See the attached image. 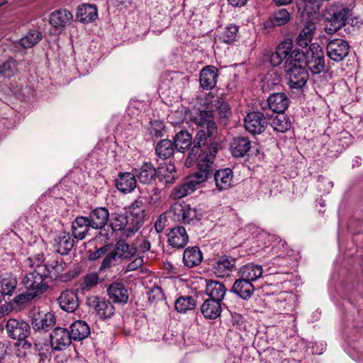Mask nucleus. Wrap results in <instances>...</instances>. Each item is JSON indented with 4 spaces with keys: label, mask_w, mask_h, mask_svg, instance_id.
Masks as SVG:
<instances>
[{
    "label": "nucleus",
    "mask_w": 363,
    "mask_h": 363,
    "mask_svg": "<svg viewBox=\"0 0 363 363\" xmlns=\"http://www.w3.org/2000/svg\"><path fill=\"white\" fill-rule=\"evenodd\" d=\"M196 125V134L194 140V147L186 160V164L191 165L194 158L198 156H206V160L215 161L218 150V143L215 140L218 128L215 122V116L212 108L199 111L193 119Z\"/></svg>",
    "instance_id": "obj_1"
},
{
    "label": "nucleus",
    "mask_w": 363,
    "mask_h": 363,
    "mask_svg": "<svg viewBox=\"0 0 363 363\" xmlns=\"http://www.w3.org/2000/svg\"><path fill=\"white\" fill-rule=\"evenodd\" d=\"M206 157L196 156L194 159L197 163V171L184 183L174 188L171 193L173 199H179L188 196L197 189L201 183L211 177L216 169L214 162L212 161V157L210 156V160L203 159Z\"/></svg>",
    "instance_id": "obj_2"
},
{
    "label": "nucleus",
    "mask_w": 363,
    "mask_h": 363,
    "mask_svg": "<svg viewBox=\"0 0 363 363\" xmlns=\"http://www.w3.org/2000/svg\"><path fill=\"white\" fill-rule=\"evenodd\" d=\"M352 11L342 4L333 3L326 6L323 16L326 22L324 28L327 34L333 35L350 23Z\"/></svg>",
    "instance_id": "obj_3"
},
{
    "label": "nucleus",
    "mask_w": 363,
    "mask_h": 363,
    "mask_svg": "<svg viewBox=\"0 0 363 363\" xmlns=\"http://www.w3.org/2000/svg\"><path fill=\"white\" fill-rule=\"evenodd\" d=\"M291 57L298 62H304L313 74H319L325 69L324 52L318 43L311 44L306 52L294 49Z\"/></svg>",
    "instance_id": "obj_4"
},
{
    "label": "nucleus",
    "mask_w": 363,
    "mask_h": 363,
    "mask_svg": "<svg viewBox=\"0 0 363 363\" xmlns=\"http://www.w3.org/2000/svg\"><path fill=\"white\" fill-rule=\"evenodd\" d=\"M284 69L289 77V87L291 89H302L308 80V73L301 63L290 56L284 63Z\"/></svg>",
    "instance_id": "obj_5"
},
{
    "label": "nucleus",
    "mask_w": 363,
    "mask_h": 363,
    "mask_svg": "<svg viewBox=\"0 0 363 363\" xmlns=\"http://www.w3.org/2000/svg\"><path fill=\"white\" fill-rule=\"evenodd\" d=\"M48 271L46 267H40L38 269L27 273L23 279V284L38 296L44 293L48 288V284L45 281L48 278Z\"/></svg>",
    "instance_id": "obj_6"
},
{
    "label": "nucleus",
    "mask_w": 363,
    "mask_h": 363,
    "mask_svg": "<svg viewBox=\"0 0 363 363\" xmlns=\"http://www.w3.org/2000/svg\"><path fill=\"white\" fill-rule=\"evenodd\" d=\"M271 119L270 115L259 111H252L247 113L244 118V126L247 131L252 135L262 133Z\"/></svg>",
    "instance_id": "obj_7"
},
{
    "label": "nucleus",
    "mask_w": 363,
    "mask_h": 363,
    "mask_svg": "<svg viewBox=\"0 0 363 363\" xmlns=\"http://www.w3.org/2000/svg\"><path fill=\"white\" fill-rule=\"evenodd\" d=\"M170 213H172L174 220L184 224L194 223L200 220L196 208H192L184 202L172 204L170 207Z\"/></svg>",
    "instance_id": "obj_8"
},
{
    "label": "nucleus",
    "mask_w": 363,
    "mask_h": 363,
    "mask_svg": "<svg viewBox=\"0 0 363 363\" xmlns=\"http://www.w3.org/2000/svg\"><path fill=\"white\" fill-rule=\"evenodd\" d=\"M89 307L94 311L101 320L111 318L115 313L116 308L109 300L99 296H89L86 299Z\"/></svg>",
    "instance_id": "obj_9"
},
{
    "label": "nucleus",
    "mask_w": 363,
    "mask_h": 363,
    "mask_svg": "<svg viewBox=\"0 0 363 363\" xmlns=\"http://www.w3.org/2000/svg\"><path fill=\"white\" fill-rule=\"evenodd\" d=\"M204 106L206 108H212L213 113L218 111L220 123L226 124L231 116L229 104L221 97L208 94L206 98Z\"/></svg>",
    "instance_id": "obj_10"
},
{
    "label": "nucleus",
    "mask_w": 363,
    "mask_h": 363,
    "mask_svg": "<svg viewBox=\"0 0 363 363\" xmlns=\"http://www.w3.org/2000/svg\"><path fill=\"white\" fill-rule=\"evenodd\" d=\"M5 330L9 337L22 341L28 337L30 327L23 320L10 318L6 322Z\"/></svg>",
    "instance_id": "obj_11"
},
{
    "label": "nucleus",
    "mask_w": 363,
    "mask_h": 363,
    "mask_svg": "<svg viewBox=\"0 0 363 363\" xmlns=\"http://www.w3.org/2000/svg\"><path fill=\"white\" fill-rule=\"evenodd\" d=\"M350 48V45L346 40L340 38L333 39L327 44V55L335 62H341L348 55Z\"/></svg>",
    "instance_id": "obj_12"
},
{
    "label": "nucleus",
    "mask_w": 363,
    "mask_h": 363,
    "mask_svg": "<svg viewBox=\"0 0 363 363\" xmlns=\"http://www.w3.org/2000/svg\"><path fill=\"white\" fill-rule=\"evenodd\" d=\"M51 347L53 352L65 350L72 342V337L69 330L64 328L57 327L49 335Z\"/></svg>",
    "instance_id": "obj_13"
},
{
    "label": "nucleus",
    "mask_w": 363,
    "mask_h": 363,
    "mask_svg": "<svg viewBox=\"0 0 363 363\" xmlns=\"http://www.w3.org/2000/svg\"><path fill=\"white\" fill-rule=\"evenodd\" d=\"M235 266V259L228 256H221L212 264V271L217 277H228Z\"/></svg>",
    "instance_id": "obj_14"
},
{
    "label": "nucleus",
    "mask_w": 363,
    "mask_h": 363,
    "mask_svg": "<svg viewBox=\"0 0 363 363\" xmlns=\"http://www.w3.org/2000/svg\"><path fill=\"white\" fill-rule=\"evenodd\" d=\"M218 69L213 65H208L202 68L199 74V84L202 89H213L217 84Z\"/></svg>",
    "instance_id": "obj_15"
},
{
    "label": "nucleus",
    "mask_w": 363,
    "mask_h": 363,
    "mask_svg": "<svg viewBox=\"0 0 363 363\" xmlns=\"http://www.w3.org/2000/svg\"><path fill=\"white\" fill-rule=\"evenodd\" d=\"M55 323L56 318L53 313L39 312L34 314L31 325L35 331H49L54 327Z\"/></svg>",
    "instance_id": "obj_16"
},
{
    "label": "nucleus",
    "mask_w": 363,
    "mask_h": 363,
    "mask_svg": "<svg viewBox=\"0 0 363 363\" xmlns=\"http://www.w3.org/2000/svg\"><path fill=\"white\" fill-rule=\"evenodd\" d=\"M293 45L291 41H284L280 43L274 52L269 57V62L273 67L280 65L283 61L287 62L293 52Z\"/></svg>",
    "instance_id": "obj_17"
},
{
    "label": "nucleus",
    "mask_w": 363,
    "mask_h": 363,
    "mask_svg": "<svg viewBox=\"0 0 363 363\" xmlns=\"http://www.w3.org/2000/svg\"><path fill=\"white\" fill-rule=\"evenodd\" d=\"M135 174L138 181L143 184H151L158 177L157 169L149 162H143L138 168L135 169Z\"/></svg>",
    "instance_id": "obj_18"
},
{
    "label": "nucleus",
    "mask_w": 363,
    "mask_h": 363,
    "mask_svg": "<svg viewBox=\"0 0 363 363\" xmlns=\"http://www.w3.org/2000/svg\"><path fill=\"white\" fill-rule=\"evenodd\" d=\"M109 299L115 303H126L129 298L128 291L123 283L113 282L107 288Z\"/></svg>",
    "instance_id": "obj_19"
},
{
    "label": "nucleus",
    "mask_w": 363,
    "mask_h": 363,
    "mask_svg": "<svg viewBox=\"0 0 363 363\" xmlns=\"http://www.w3.org/2000/svg\"><path fill=\"white\" fill-rule=\"evenodd\" d=\"M289 99L284 93H274L271 94L268 99L266 105L262 106V109L264 110L267 106L273 112L283 113L288 108Z\"/></svg>",
    "instance_id": "obj_20"
},
{
    "label": "nucleus",
    "mask_w": 363,
    "mask_h": 363,
    "mask_svg": "<svg viewBox=\"0 0 363 363\" xmlns=\"http://www.w3.org/2000/svg\"><path fill=\"white\" fill-rule=\"evenodd\" d=\"M251 145V141L248 137H235L230 144V151L234 157H243L250 150Z\"/></svg>",
    "instance_id": "obj_21"
},
{
    "label": "nucleus",
    "mask_w": 363,
    "mask_h": 363,
    "mask_svg": "<svg viewBox=\"0 0 363 363\" xmlns=\"http://www.w3.org/2000/svg\"><path fill=\"white\" fill-rule=\"evenodd\" d=\"M115 182L117 189L123 194L132 192L137 186L135 174L131 172H119Z\"/></svg>",
    "instance_id": "obj_22"
},
{
    "label": "nucleus",
    "mask_w": 363,
    "mask_h": 363,
    "mask_svg": "<svg viewBox=\"0 0 363 363\" xmlns=\"http://www.w3.org/2000/svg\"><path fill=\"white\" fill-rule=\"evenodd\" d=\"M168 242L171 246L175 248H182L189 242V235L183 226H177L169 230Z\"/></svg>",
    "instance_id": "obj_23"
},
{
    "label": "nucleus",
    "mask_w": 363,
    "mask_h": 363,
    "mask_svg": "<svg viewBox=\"0 0 363 363\" xmlns=\"http://www.w3.org/2000/svg\"><path fill=\"white\" fill-rule=\"evenodd\" d=\"M60 308L68 313H73L79 307V298L75 291L65 290L62 291L58 298Z\"/></svg>",
    "instance_id": "obj_24"
},
{
    "label": "nucleus",
    "mask_w": 363,
    "mask_h": 363,
    "mask_svg": "<svg viewBox=\"0 0 363 363\" xmlns=\"http://www.w3.org/2000/svg\"><path fill=\"white\" fill-rule=\"evenodd\" d=\"M205 291L208 299L221 302L225 295L226 288L222 283L213 279H206Z\"/></svg>",
    "instance_id": "obj_25"
},
{
    "label": "nucleus",
    "mask_w": 363,
    "mask_h": 363,
    "mask_svg": "<svg viewBox=\"0 0 363 363\" xmlns=\"http://www.w3.org/2000/svg\"><path fill=\"white\" fill-rule=\"evenodd\" d=\"M111 228L114 231H123V236L130 237L136 232H132V222L128 216L124 214H116L111 223Z\"/></svg>",
    "instance_id": "obj_26"
},
{
    "label": "nucleus",
    "mask_w": 363,
    "mask_h": 363,
    "mask_svg": "<svg viewBox=\"0 0 363 363\" xmlns=\"http://www.w3.org/2000/svg\"><path fill=\"white\" fill-rule=\"evenodd\" d=\"M230 291L243 300H248L253 295L255 287L251 282L240 277L235 280Z\"/></svg>",
    "instance_id": "obj_27"
},
{
    "label": "nucleus",
    "mask_w": 363,
    "mask_h": 363,
    "mask_svg": "<svg viewBox=\"0 0 363 363\" xmlns=\"http://www.w3.org/2000/svg\"><path fill=\"white\" fill-rule=\"evenodd\" d=\"M109 213L105 207L96 208L91 211L87 218L92 228L100 229L108 223Z\"/></svg>",
    "instance_id": "obj_28"
},
{
    "label": "nucleus",
    "mask_w": 363,
    "mask_h": 363,
    "mask_svg": "<svg viewBox=\"0 0 363 363\" xmlns=\"http://www.w3.org/2000/svg\"><path fill=\"white\" fill-rule=\"evenodd\" d=\"M213 177L216 188L222 191L231 186L233 172L230 168L218 169L213 174Z\"/></svg>",
    "instance_id": "obj_29"
},
{
    "label": "nucleus",
    "mask_w": 363,
    "mask_h": 363,
    "mask_svg": "<svg viewBox=\"0 0 363 363\" xmlns=\"http://www.w3.org/2000/svg\"><path fill=\"white\" fill-rule=\"evenodd\" d=\"M315 29L316 26L313 21H309L306 22L296 39L297 45L302 48H306L308 45L310 46L313 38Z\"/></svg>",
    "instance_id": "obj_30"
},
{
    "label": "nucleus",
    "mask_w": 363,
    "mask_h": 363,
    "mask_svg": "<svg viewBox=\"0 0 363 363\" xmlns=\"http://www.w3.org/2000/svg\"><path fill=\"white\" fill-rule=\"evenodd\" d=\"M90 228H91V223L87 217L77 216L72 224V235L79 240H83Z\"/></svg>",
    "instance_id": "obj_31"
},
{
    "label": "nucleus",
    "mask_w": 363,
    "mask_h": 363,
    "mask_svg": "<svg viewBox=\"0 0 363 363\" xmlns=\"http://www.w3.org/2000/svg\"><path fill=\"white\" fill-rule=\"evenodd\" d=\"M203 260V254L196 246L186 248L183 253L184 264L188 268L199 265Z\"/></svg>",
    "instance_id": "obj_32"
},
{
    "label": "nucleus",
    "mask_w": 363,
    "mask_h": 363,
    "mask_svg": "<svg viewBox=\"0 0 363 363\" xmlns=\"http://www.w3.org/2000/svg\"><path fill=\"white\" fill-rule=\"evenodd\" d=\"M221 302L213 299H206L201 306V312L206 319H216L222 312Z\"/></svg>",
    "instance_id": "obj_33"
},
{
    "label": "nucleus",
    "mask_w": 363,
    "mask_h": 363,
    "mask_svg": "<svg viewBox=\"0 0 363 363\" xmlns=\"http://www.w3.org/2000/svg\"><path fill=\"white\" fill-rule=\"evenodd\" d=\"M97 16V8L95 5L82 4L77 7V18L80 22L85 23H91Z\"/></svg>",
    "instance_id": "obj_34"
},
{
    "label": "nucleus",
    "mask_w": 363,
    "mask_h": 363,
    "mask_svg": "<svg viewBox=\"0 0 363 363\" xmlns=\"http://www.w3.org/2000/svg\"><path fill=\"white\" fill-rule=\"evenodd\" d=\"M113 250L119 259H130L136 255L138 248L134 245H129L125 240L120 239L115 244Z\"/></svg>",
    "instance_id": "obj_35"
},
{
    "label": "nucleus",
    "mask_w": 363,
    "mask_h": 363,
    "mask_svg": "<svg viewBox=\"0 0 363 363\" xmlns=\"http://www.w3.org/2000/svg\"><path fill=\"white\" fill-rule=\"evenodd\" d=\"M72 20V14L67 9H60L52 12L50 16V23L55 28H62Z\"/></svg>",
    "instance_id": "obj_36"
},
{
    "label": "nucleus",
    "mask_w": 363,
    "mask_h": 363,
    "mask_svg": "<svg viewBox=\"0 0 363 363\" xmlns=\"http://www.w3.org/2000/svg\"><path fill=\"white\" fill-rule=\"evenodd\" d=\"M56 245V251L62 255H67L69 253L74 246V240L67 233L63 232L54 238Z\"/></svg>",
    "instance_id": "obj_37"
},
{
    "label": "nucleus",
    "mask_w": 363,
    "mask_h": 363,
    "mask_svg": "<svg viewBox=\"0 0 363 363\" xmlns=\"http://www.w3.org/2000/svg\"><path fill=\"white\" fill-rule=\"evenodd\" d=\"M69 334L74 340L80 341L90 335V328L84 320L74 321L69 327Z\"/></svg>",
    "instance_id": "obj_38"
},
{
    "label": "nucleus",
    "mask_w": 363,
    "mask_h": 363,
    "mask_svg": "<svg viewBox=\"0 0 363 363\" xmlns=\"http://www.w3.org/2000/svg\"><path fill=\"white\" fill-rule=\"evenodd\" d=\"M263 273L261 265L249 263L240 267L239 274L240 277L252 283L259 278Z\"/></svg>",
    "instance_id": "obj_39"
},
{
    "label": "nucleus",
    "mask_w": 363,
    "mask_h": 363,
    "mask_svg": "<svg viewBox=\"0 0 363 363\" xmlns=\"http://www.w3.org/2000/svg\"><path fill=\"white\" fill-rule=\"evenodd\" d=\"M17 278L11 274L0 275V294L2 296H12L17 287Z\"/></svg>",
    "instance_id": "obj_40"
},
{
    "label": "nucleus",
    "mask_w": 363,
    "mask_h": 363,
    "mask_svg": "<svg viewBox=\"0 0 363 363\" xmlns=\"http://www.w3.org/2000/svg\"><path fill=\"white\" fill-rule=\"evenodd\" d=\"M294 298L291 295L284 293L277 299L274 310L278 313L290 314L294 311Z\"/></svg>",
    "instance_id": "obj_41"
},
{
    "label": "nucleus",
    "mask_w": 363,
    "mask_h": 363,
    "mask_svg": "<svg viewBox=\"0 0 363 363\" xmlns=\"http://www.w3.org/2000/svg\"><path fill=\"white\" fill-rule=\"evenodd\" d=\"M175 150L173 142L168 139L161 140L155 145V152L162 160H166L172 157Z\"/></svg>",
    "instance_id": "obj_42"
},
{
    "label": "nucleus",
    "mask_w": 363,
    "mask_h": 363,
    "mask_svg": "<svg viewBox=\"0 0 363 363\" xmlns=\"http://www.w3.org/2000/svg\"><path fill=\"white\" fill-rule=\"evenodd\" d=\"M158 178L160 181H164L167 184L173 183L177 178L176 167L172 163H167L160 167L157 169Z\"/></svg>",
    "instance_id": "obj_43"
},
{
    "label": "nucleus",
    "mask_w": 363,
    "mask_h": 363,
    "mask_svg": "<svg viewBox=\"0 0 363 363\" xmlns=\"http://www.w3.org/2000/svg\"><path fill=\"white\" fill-rule=\"evenodd\" d=\"M192 138L187 130H181L174 138V146L178 152H183L191 145Z\"/></svg>",
    "instance_id": "obj_44"
},
{
    "label": "nucleus",
    "mask_w": 363,
    "mask_h": 363,
    "mask_svg": "<svg viewBox=\"0 0 363 363\" xmlns=\"http://www.w3.org/2000/svg\"><path fill=\"white\" fill-rule=\"evenodd\" d=\"M145 216V208L130 207L129 219L132 222V232H137L143 225Z\"/></svg>",
    "instance_id": "obj_45"
},
{
    "label": "nucleus",
    "mask_w": 363,
    "mask_h": 363,
    "mask_svg": "<svg viewBox=\"0 0 363 363\" xmlns=\"http://www.w3.org/2000/svg\"><path fill=\"white\" fill-rule=\"evenodd\" d=\"M17 72V62L9 57L0 59V75L10 78Z\"/></svg>",
    "instance_id": "obj_46"
},
{
    "label": "nucleus",
    "mask_w": 363,
    "mask_h": 363,
    "mask_svg": "<svg viewBox=\"0 0 363 363\" xmlns=\"http://www.w3.org/2000/svg\"><path fill=\"white\" fill-rule=\"evenodd\" d=\"M42 34L38 30H30L19 40V45L23 48H32L42 40Z\"/></svg>",
    "instance_id": "obj_47"
},
{
    "label": "nucleus",
    "mask_w": 363,
    "mask_h": 363,
    "mask_svg": "<svg viewBox=\"0 0 363 363\" xmlns=\"http://www.w3.org/2000/svg\"><path fill=\"white\" fill-rule=\"evenodd\" d=\"M239 27L235 24L227 26L218 35V40L226 44H231L237 40Z\"/></svg>",
    "instance_id": "obj_48"
},
{
    "label": "nucleus",
    "mask_w": 363,
    "mask_h": 363,
    "mask_svg": "<svg viewBox=\"0 0 363 363\" xmlns=\"http://www.w3.org/2000/svg\"><path fill=\"white\" fill-rule=\"evenodd\" d=\"M175 309L179 313H185L187 311L194 309L196 301L192 296H181L174 303Z\"/></svg>",
    "instance_id": "obj_49"
},
{
    "label": "nucleus",
    "mask_w": 363,
    "mask_h": 363,
    "mask_svg": "<svg viewBox=\"0 0 363 363\" xmlns=\"http://www.w3.org/2000/svg\"><path fill=\"white\" fill-rule=\"evenodd\" d=\"M272 122L269 121V124L273 129L277 132L284 133L291 128V123L288 118L284 115H279L272 118V116H270Z\"/></svg>",
    "instance_id": "obj_50"
},
{
    "label": "nucleus",
    "mask_w": 363,
    "mask_h": 363,
    "mask_svg": "<svg viewBox=\"0 0 363 363\" xmlns=\"http://www.w3.org/2000/svg\"><path fill=\"white\" fill-rule=\"evenodd\" d=\"M66 267L65 262L62 260H55L51 263L46 264L47 270L48 271V277L51 279L58 278L65 271Z\"/></svg>",
    "instance_id": "obj_51"
},
{
    "label": "nucleus",
    "mask_w": 363,
    "mask_h": 363,
    "mask_svg": "<svg viewBox=\"0 0 363 363\" xmlns=\"http://www.w3.org/2000/svg\"><path fill=\"white\" fill-rule=\"evenodd\" d=\"M272 26H280L286 24L290 20V14L285 9H281L274 13L270 19Z\"/></svg>",
    "instance_id": "obj_52"
},
{
    "label": "nucleus",
    "mask_w": 363,
    "mask_h": 363,
    "mask_svg": "<svg viewBox=\"0 0 363 363\" xmlns=\"http://www.w3.org/2000/svg\"><path fill=\"white\" fill-rule=\"evenodd\" d=\"M118 259V257L116 255V252L111 249L103 259L99 271L100 272H104L115 266Z\"/></svg>",
    "instance_id": "obj_53"
},
{
    "label": "nucleus",
    "mask_w": 363,
    "mask_h": 363,
    "mask_svg": "<svg viewBox=\"0 0 363 363\" xmlns=\"http://www.w3.org/2000/svg\"><path fill=\"white\" fill-rule=\"evenodd\" d=\"M99 282V276L96 273L88 274L84 276L83 282L81 284L84 291H89L94 286H96Z\"/></svg>",
    "instance_id": "obj_54"
},
{
    "label": "nucleus",
    "mask_w": 363,
    "mask_h": 363,
    "mask_svg": "<svg viewBox=\"0 0 363 363\" xmlns=\"http://www.w3.org/2000/svg\"><path fill=\"white\" fill-rule=\"evenodd\" d=\"M37 296L36 293L28 289L26 291L16 296L13 301L15 303L21 306L30 302Z\"/></svg>",
    "instance_id": "obj_55"
},
{
    "label": "nucleus",
    "mask_w": 363,
    "mask_h": 363,
    "mask_svg": "<svg viewBox=\"0 0 363 363\" xmlns=\"http://www.w3.org/2000/svg\"><path fill=\"white\" fill-rule=\"evenodd\" d=\"M45 256L43 253L37 254L33 257H29L26 259L27 265L34 269H38L40 267H46V264H43L45 262Z\"/></svg>",
    "instance_id": "obj_56"
},
{
    "label": "nucleus",
    "mask_w": 363,
    "mask_h": 363,
    "mask_svg": "<svg viewBox=\"0 0 363 363\" xmlns=\"http://www.w3.org/2000/svg\"><path fill=\"white\" fill-rule=\"evenodd\" d=\"M296 5L298 9V12L303 16L304 14H312L315 13L316 11L311 6L310 2L306 0H296Z\"/></svg>",
    "instance_id": "obj_57"
},
{
    "label": "nucleus",
    "mask_w": 363,
    "mask_h": 363,
    "mask_svg": "<svg viewBox=\"0 0 363 363\" xmlns=\"http://www.w3.org/2000/svg\"><path fill=\"white\" fill-rule=\"evenodd\" d=\"M164 125L162 122L155 121L150 123V133L156 138L162 137L164 135Z\"/></svg>",
    "instance_id": "obj_58"
},
{
    "label": "nucleus",
    "mask_w": 363,
    "mask_h": 363,
    "mask_svg": "<svg viewBox=\"0 0 363 363\" xmlns=\"http://www.w3.org/2000/svg\"><path fill=\"white\" fill-rule=\"evenodd\" d=\"M111 245H105L104 246L96 249L94 252H90L89 255V259L91 261H94L100 259L103 256H105L106 253L111 249Z\"/></svg>",
    "instance_id": "obj_59"
},
{
    "label": "nucleus",
    "mask_w": 363,
    "mask_h": 363,
    "mask_svg": "<svg viewBox=\"0 0 363 363\" xmlns=\"http://www.w3.org/2000/svg\"><path fill=\"white\" fill-rule=\"evenodd\" d=\"M167 120L174 125H180L184 121V118L182 115V111H176L168 115Z\"/></svg>",
    "instance_id": "obj_60"
},
{
    "label": "nucleus",
    "mask_w": 363,
    "mask_h": 363,
    "mask_svg": "<svg viewBox=\"0 0 363 363\" xmlns=\"http://www.w3.org/2000/svg\"><path fill=\"white\" fill-rule=\"evenodd\" d=\"M325 346L323 342H311L307 345V350L313 354H321L325 351Z\"/></svg>",
    "instance_id": "obj_61"
},
{
    "label": "nucleus",
    "mask_w": 363,
    "mask_h": 363,
    "mask_svg": "<svg viewBox=\"0 0 363 363\" xmlns=\"http://www.w3.org/2000/svg\"><path fill=\"white\" fill-rule=\"evenodd\" d=\"M33 348V354H35L40 352H44L47 350H52L50 343L48 344L46 342H34Z\"/></svg>",
    "instance_id": "obj_62"
},
{
    "label": "nucleus",
    "mask_w": 363,
    "mask_h": 363,
    "mask_svg": "<svg viewBox=\"0 0 363 363\" xmlns=\"http://www.w3.org/2000/svg\"><path fill=\"white\" fill-rule=\"evenodd\" d=\"M19 345L24 350L23 355L26 356L28 354H33L34 348L33 342H30L28 340L23 339V340L20 341Z\"/></svg>",
    "instance_id": "obj_63"
},
{
    "label": "nucleus",
    "mask_w": 363,
    "mask_h": 363,
    "mask_svg": "<svg viewBox=\"0 0 363 363\" xmlns=\"http://www.w3.org/2000/svg\"><path fill=\"white\" fill-rule=\"evenodd\" d=\"M143 259L141 257H138L128 265L127 269L128 271L135 270L143 264Z\"/></svg>",
    "instance_id": "obj_64"
}]
</instances>
